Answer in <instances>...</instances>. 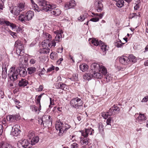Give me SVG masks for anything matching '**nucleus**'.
Listing matches in <instances>:
<instances>
[{
  "label": "nucleus",
  "mask_w": 148,
  "mask_h": 148,
  "mask_svg": "<svg viewBox=\"0 0 148 148\" xmlns=\"http://www.w3.org/2000/svg\"><path fill=\"white\" fill-rule=\"evenodd\" d=\"M92 77L95 78L101 79L103 77L102 74L98 71H92Z\"/></svg>",
  "instance_id": "aec40b11"
},
{
  "label": "nucleus",
  "mask_w": 148,
  "mask_h": 148,
  "mask_svg": "<svg viewBox=\"0 0 148 148\" xmlns=\"http://www.w3.org/2000/svg\"><path fill=\"white\" fill-rule=\"evenodd\" d=\"M48 2V1L45 0H39L38 3L39 6L43 7L42 10L45 11L43 9L45 7H47Z\"/></svg>",
  "instance_id": "6ab92c4d"
},
{
  "label": "nucleus",
  "mask_w": 148,
  "mask_h": 148,
  "mask_svg": "<svg viewBox=\"0 0 148 148\" xmlns=\"http://www.w3.org/2000/svg\"><path fill=\"white\" fill-rule=\"evenodd\" d=\"M27 71L28 73L31 75L34 73L36 71V69L35 67H30L27 68Z\"/></svg>",
  "instance_id": "c9c22d12"
},
{
  "label": "nucleus",
  "mask_w": 148,
  "mask_h": 148,
  "mask_svg": "<svg viewBox=\"0 0 148 148\" xmlns=\"http://www.w3.org/2000/svg\"><path fill=\"white\" fill-rule=\"evenodd\" d=\"M29 84L28 81L25 79H22L19 80L18 83V85L21 87H24Z\"/></svg>",
  "instance_id": "dca6fc26"
},
{
  "label": "nucleus",
  "mask_w": 148,
  "mask_h": 148,
  "mask_svg": "<svg viewBox=\"0 0 148 148\" xmlns=\"http://www.w3.org/2000/svg\"><path fill=\"white\" fill-rule=\"evenodd\" d=\"M99 18L98 17H95L91 19L90 20V21L94 22H96L99 21Z\"/></svg>",
  "instance_id": "4d7b16f0"
},
{
  "label": "nucleus",
  "mask_w": 148,
  "mask_h": 148,
  "mask_svg": "<svg viewBox=\"0 0 148 148\" xmlns=\"http://www.w3.org/2000/svg\"><path fill=\"white\" fill-rule=\"evenodd\" d=\"M129 60V64H131L130 63H135L137 61V59L136 57L132 54H130L128 57Z\"/></svg>",
  "instance_id": "bb28decb"
},
{
  "label": "nucleus",
  "mask_w": 148,
  "mask_h": 148,
  "mask_svg": "<svg viewBox=\"0 0 148 148\" xmlns=\"http://www.w3.org/2000/svg\"><path fill=\"white\" fill-rule=\"evenodd\" d=\"M83 78L84 79L90 80L93 77L92 72L90 73H86L83 75Z\"/></svg>",
  "instance_id": "2f4dec72"
},
{
  "label": "nucleus",
  "mask_w": 148,
  "mask_h": 148,
  "mask_svg": "<svg viewBox=\"0 0 148 148\" xmlns=\"http://www.w3.org/2000/svg\"><path fill=\"white\" fill-rule=\"evenodd\" d=\"M50 51L49 49L47 47H43V48L41 49L40 50V53H46L47 54L49 53Z\"/></svg>",
  "instance_id": "72a5a7b5"
},
{
  "label": "nucleus",
  "mask_w": 148,
  "mask_h": 148,
  "mask_svg": "<svg viewBox=\"0 0 148 148\" xmlns=\"http://www.w3.org/2000/svg\"><path fill=\"white\" fill-rule=\"evenodd\" d=\"M20 132V130L17 127H13L12 128V131L11 132V134L12 135L17 136L19 134Z\"/></svg>",
  "instance_id": "4be33fe9"
},
{
  "label": "nucleus",
  "mask_w": 148,
  "mask_h": 148,
  "mask_svg": "<svg viewBox=\"0 0 148 148\" xmlns=\"http://www.w3.org/2000/svg\"><path fill=\"white\" fill-rule=\"evenodd\" d=\"M106 81L107 82H109L112 80V77L110 74H108L105 77Z\"/></svg>",
  "instance_id": "3c124183"
},
{
  "label": "nucleus",
  "mask_w": 148,
  "mask_h": 148,
  "mask_svg": "<svg viewBox=\"0 0 148 148\" xmlns=\"http://www.w3.org/2000/svg\"><path fill=\"white\" fill-rule=\"evenodd\" d=\"M83 137H88V135H93L94 133V131L91 128L85 129V130L80 131Z\"/></svg>",
  "instance_id": "6e6552de"
},
{
  "label": "nucleus",
  "mask_w": 148,
  "mask_h": 148,
  "mask_svg": "<svg viewBox=\"0 0 148 148\" xmlns=\"http://www.w3.org/2000/svg\"><path fill=\"white\" fill-rule=\"evenodd\" d=\"M32 9L36 12H39L40 11L38 6L34 2L33 0H30Z\"/></svg>",
  "instance_id": "c85d7f7f"
},
{
  "label": "nucleus",
  "mask_w": 148,
  "mask_h": 148,
  "mask_svg": "<svg viewBox=\"0 0 148 148\" xmlns=\"http://www.w3.org/2000/svg\"><path fill=\"white\" fill-rule=\"evenodd\" d=\"M50 105L49 106V108L52 107L51 106L54 104V99L52 98H50Z\"/></svg>",
  "instance_id": "864d4df0"
},
{
  "label": "nucleus",
  "mask_w": 148,
  "mask_h": 148,
  "mask_svg": "<svg viewBox=\"0 0 148 148\" xmlns=\"http://www.w3.org/2000/svg\"><path fill=\"white\" fill-rule=\"evenodd\" d=\"M34 135V132L32 131H29V132L28 136L29 138H31L33 137Z\"/></svg>",
  "instance_id": "5fc2aeb1"
},
{
  "label": "nucleus",
  "mask_w": 148,
  "mask_h": 148,
  "mask_svg": "<svg viewBox=\"0 0 148 148\" xmlns=\"http://www.w3.org/2000/svg\"><path fill=\"white\" fill-rule=\"evenodd\" d=\"M43 94H40L39 96H38L36 100V103H40V101L41 99Z\"/></svg>",
  "instance_id": "603ef678"
},
{
  "label": "nucleus",
  "mask_w": 148,
  "mask_h": 148,
  "mask_svg": "<svg viewBox=\"0 0 148 148\" xmlns=\"http://www.w3.org/2000/svg\"><path fill=\"white\" fill-rule=\"evenodd\" d=\"M39 138L38 136H36L32 139L31 140V144L32 145H34L39 141Z\"/></svg>",
  "instance_id": "7c9ffc66"
},
{
  "label": "nucleus",
  "mask_w": 148,
  "mask_h": 148,
  "mask_svg": "<svg viewBox=\"0 0 148 148\" xmlns=\"http://www.w3.org/2000/svg\"><path fill=\"white\" fill-rule=\"evenodd\" d=\"M38 122L44 127H49L52 125V119L50 116L45 115L38 120Z\"/></svg>",
  "instance_id": "f03ea898"
},
{
  "label": "nucleus",
  "mask_w": 148,
  "mask_h": 148,
  "mask_svg": "<svg viewBox=\"0 0 148 148\" xmlns=\"http://www.w3.org/2000/svg\"><path fill=\"white\" fill-rule=\"evenodd\" d=\"M148 101V95L145 97L141 101L142 102H146Z\"/></svg>",
  "instance_id": "bf43d9fd"
},
{
  "label": "nucleus",
  "mask_w": 148,
  "mask_h": 148,
  "mask_svg": "<svg viewBox=\"0 0 148 148\" xmlns=\"http://www.w3.org/2000/svg\"><path fill=\"white\" fill-rule=\"evenodd\" d=\"M76 5L75 1L72 0L64 4V7L66 10L73 8Z\"/></svg>",
  "instance_id": "f8f14e48"
},
{
  "label": "nucleus",
  "mask_w": 148,
  "mask_h": 148,
  "mask_svg": "<svg viewBox=\"0 0 148 148\" xmlns=\"http://www.w3.org/2000/svg\"><path fill=\"white\" fill-rule=\"evenodd\" d=\"M83 103L82 100L78 97L73 98L70 101V105L71 107L76 109H78L82 106Z\"/></svg>",
  "instance_id": "20e7f679"
},
{
  "label": "nucleus",
  "mask_w": 148,
  "mask_h": 148,
  "mask_svg": "<svg viewBox=\"0 0 148 148\" xmlns=\"http://www.w3.org/2000/svg\"><path fill=\"white\" fill-rule=\"evenodd\" d=\"M98 128L99 133H102L104 130V128L101 123H99L98 124Z\"/></svg>",
  "instance_id": "a19ab883"
},
{
  "label": "nucleus",
  "mask_w": 148,
  "mask_h": 148,
  "mask_svg": "<svg viewBox=\"0 0 148 148\" xmlns=\"http://www.w3.org/2000/svg\"><path fill=\"white\" fill-rule=\"evenodd\" d=\"M55 34H56V36L55 37V40H52L51 42L49 41V47H51L52 46L54 47L56 45V42L55 41L57 42L60 41L62 38V34L63 33V31L61 30H57L54 32Z\"/></svg>",
  "instance_id": "7ed1b4c3"
},
{
  "label": "nucleus",
  "mask_w": 148,
  "mask_h": 148,
  "mask_svg": "<svg viewBox=\"0 0 148 148\" xmlns=\"http://www.w3.org/2000/svg\"><path fill=\"white\" fill-rule=\"evenodd\" d=\"M14 46L16 48V52L18 56H22L24 54V47L20 40H17L15 42Z\"/></svg>",
  "instance_id": "39448f33"
},
{
  "label": "nucleus",
  "mask_w": 148,
  "mask_h": 148,
  "mask_svg": "<svg viewBox=\"0 0 148 148\" xmlns=\"http://www.w3.org/2000/svg\"><path fill=\"white\" fill-rule=\"evenodd\" d=\"M43 9L45 10V11L51 14L52 15H54L55 16L59 15L61 13V10L58 8L49 10V8H47V7H45Z\"/></svg>",
  "instance_id": "0eeeda50"
},
{
  "label": "nucleus",
  "mask_w": 148,
  "mask_h": 148,
  "mask_svg": "<svg viewBox=\"0 0 148 148\" xmlns=\"http://www.w3.org/2000/svg\"><path fill=\"white\" fill-rule=\"evenodd\" d=\"M7 69L5 67V65L3 64L2 65V75L3 76L4 75V77H6L7 75Z\"/></svg>",
  "instance_id": "58836bf2"
},
{
  "label": "nucleus",
  "mask_w": 148,
  "mask_h": 148,
  "mask_svg": "<svg viewBox=\"0 0 148 148\" xmlns=\"http://www.w3.org/2000/svg\"><path fill=\"white\" fill-rule=\"evenodd\" d=\"M102 0H96L95 3V7L98 12H101L103 9V5L102 3Z\"/></svg>",
  "instance_id": "1a4fd4ad"
},
{
  "label": "nucleus",
  "mask_w": 148,
  "mask_h": 148,
  "mask_svg": "<svg viewBox=\"0 0 148 148\" xmlns=\"http://www.w3.org/2000/svg\"><path fill=\"white\" fill-rule=\"evenodd\" d=\"M18 72L21 77H24L27 75V72L25 69L20 67L16 69L15 67H12L9 71L8 77L10 80L14 82L18 78Z\"/></svg>",
  "instance_id": "f257e3e1"
},
{
  "label": "nucleus",
  "mask_w": 148,
  "mask_h": 148,
  "mask_svg": "<svg viewBox=\"0 0 148 148\" xmlns=\"http://www.w3.org/2000/svg\"><path fill=\"white\" fill-rule=\"evenodd\" d=\"M147 119L144 114L140 113L139 116L136 119V122L141 124L143 123Z\"/></svg>",
  "instance_id": "9b49d317"
},
{
  "label": "nucleus",
  "mask_w": 148,
  "mask_h": 148,
  "mask_svg": "<svg viewBox=\"0 0 148 148\" xmlns=\"http://www.w3.org/2000/svg\"><path fill=\"white\" fill-rule=\"evenodd\" d=\"M79 68L82 71L85 72L88 70V66L86 64L83 63L80 65Z\"/></svg>",
  "instance_id": "a878e982"
},
{
  "label": "nucleus",
  "mask_w": 148,
  "mask_h": 148,
  "mask_svg": "<svg viewBox=\"0 0 148 148\" xmlns=\"http://www.w3.org/2000/svg\"><path fill=\"white\" fill-rule=\"evenodd\" d=\"M71 127V126L69 124L66 123L63 126V132L64 131L69 128Z\"/></svg>",
  "instance_id": "09e8293b"
},
{
  "label": "nucleus",
  "mask_w": 148,
  "mask_h": 148,
  "mask_svg": "<svg viewBox=\"0 0 148 148\" xmlns=\"http://www.w3.org/2000/svg\"><path fill=\"white\" fill-rule=\"evenodd\" d=\"M87 137H81L80 138V143L82 145L84 146H86L88 143L89 138Z\"/></svg>",
  "instance_id": "5701e85b"
},
{
  "label": "nucleus",
  "mask_w": 148,
  "mask_h": 148,
  "mask_svg": "<svg viewBox=\"0 0 148 148\" xmlns=\"http://www.w3.org/2000/svg\"><path fill=\"white\" fill-rule=\"evenodd\" d=\"M100 45L101 46V49L103 52H106L108 50L109 48L108 46L101 41H100Z\"/></svg>",
  "instance_id": "b1692460"
},
{
  "label": "nucleus",
  "mask_w": 148,
  "mask_h": 148,
  "mask_svg": "<svg viewBox=\"0 0 148 148\" xmlns=\"http://www.w3.org/2000/svg\"><path fill=\"white\" fill-rule=\"evenodd\" d=\"M75 136L74 135L70 136V138L71 140H72V142H73L75 140Z\"/></svg>",
  "instance_id": "69168bd1"
},
{
  "label": "nucleus",
  "mask_w": 148,
  "mask_h": 148,
  "mask_svg": "<svg viewBox=\"0 0 148 148\" xmlns=\"http://www.w3.org/2000/svg\"><path fill=\"white\" fill-rule=\"evenodd\" d=\"M42 37L45 39L44 40L50 41L51 39V35L49 34L46 32L43 33L42 35Z\"/></svg>",
  "instance_id": "cd10ccee"
},
{
  "label": "nucleus",
  "mask_w": 148,
  "mask_h": 148,
  "mask_svg": "<svg viewBox=\"0 0 148 148\" xmlns=\"http://www.w3.org/2000/svg\"><path fill=\"white\" fill-rule=\"evenodd\" d=\"M112 119V118L108 117V119L106 121V123L107 125H110L111 126V121Z\"/></svg>",
  "instance_id": "13d9d810"
},
{
  "label": "nucleus",
  "mask_w": 148,
  "mask_h": 148,
  "mask_svg": "<svg viewBox=\"0 0 148 148\" xmlns=\"http://www.w3.org/2000/svg\"><path fill=\"white\" fill-rule=\"evenodd\" d=\"M19 143L21 144L22 148H29L30 147L29 146L30 143L27 140H21L19 141Z\"/></svg>",
  "instance_id": "4468645a"
},
{
  "label": "nucleus",
  "mask_w": 148,
  "mask_h": 148,
  "mask_svg": "<svg viewBox=\"0 0 148 148\" xmlns=\"http://www.w3.org/2000/svg\"><path fill=\"white\" fill-rule=\"evenodd\" d=\"M60 85L61 86L60 87V89H61L64 90H66L67 89L68 87L66 84L61 82Z\"/></svg>",
  "instance_id": "a18cd8bd"
},
{
  "label": "nucleus",
  "mask_w": 148,
  "mask_h": 148,
  "mask_svg": "<svg viewBox=\"0 0 148 148\" xmlns=\"http://www.w3.org/2000/svg\"><path fill=\"white\" fill-rule=\"evenodd\" d=\"M43 87L42 85H40L39 88L36 89V90L38 92L41 91L42 90Z\"/></svg>",
  "instance_id": "338daca9"
},
{
  "label": "nucleus",
  "mask_w": 148,
  "mask_h": 148,
  "mask_svg": "<svg viewBox=\"0 0 148 148\" xmlns=\"http://www.w3.org/2000/svg\"><path fill=\"white\" fill-rule=\"evenodd\" d=\"M2 146V148H13L11 145L6 143H3Z\"/></svg>",
  "instance_id": "79ce46f5"
},
{
  "label": "nucleus",
  "mask_w": 148,
  "mask_h": 148,
  "mask_svg": "<svg viewBox=\"0 0 148 148\" xmlns=\"http://www.w3.org/2000/svg\"><path fill=\"white\" fill-rule=\"evenodd\" d=\"M10 27L12 29H17V27L16 25L14 24L11 23V25H10Z\"/></svg>",
  "instance_id": "680f3d73"
},
{
  "label": "nucleus",
  "mask_w": 148,
  "mask_h": 148,
  "mask_svg": "<svg viewBox=\"0 0 148 148\" xmlns=\"http://www.w3.org/2000/svg\"><path fill=\"white\" fill-rule=\"evenodd\" d=\"M36 62V60L34 59H31L30 61V62L31 64H34Z\"/></svg>",
  "instance_id": "e2e57ef3"
},
{
  "label": "nucleus",
  "mask_w": 148,
  "mask_h": 148,
  "mask_svg": "<svg viewBox=\"0 0 148 148\" xmlns=\"http://www.w3.org/2000/svg\"><path fill=\"white\" fill-rule=\"evenodd\" d=\"M61 82H59L56 83L55 85L56 88L58 89H60V87L61 86Z\"/></svg>",
  "instance_id": "0e129e2a"
},
{
  "label": "nucleus",
  "mask_w": 148,
  "mask_h": 148,
  "mask_svg": "<svg viewBox=\"0 0 148 148\" xmlns=\"http://www.w3.org/2000/svg\"><path fill=\"white\" fill-rule=\"evenodd\" d=\"M111 110H109L108 111L106 112H105L102 114V116L105 119H107L108 117L109 116H110L112 115V112H111Z\"/></svg>",
  "instance_id": "473e14b6"
},
{
  "label": "nucleus",
  "mask_w": 148,
  "mask_h": 148,
  "mask_svg": "<svg viewBox=\"0 0 148 148\" xmlns=\"http://www.w3.org/2000/svg\"><path fill=\"white\" fill-rule=\"evenodd\" d=\"M64 124L61 122L58 121L56 123L55 128L57 130H59V132L61 133H63V126Z\"/></svg>",
  "instance_id": "ddd939ff"
},
{
  "label": "nucleus",
  "mask_w": 148,
  "mask_h": 148,
  "mask_svg": "<svg viewBox=\"0 0 148 148\" xmlns=\"http://www.w3.org/2000/svg\"><path fill=\"white\" fill-rule=\"evenodd\" d=\"M124 44V43H122L121 41L119 40L118 41H117L115 43V45L118 48H121Z\"/></svg>",
  "instance_id": "ea45409f"
},
{
  "label": "nucleus",
  "mask_w": 148,
  "mask_h": 148,
  "mask_svg": "<svg viewBox=\"0 0 148 148\" xmlns=\"http://www.w3.org/2000/svg\"><path fill=\"white\" fill-rule=\"evenodd\" d=\"M49 41L47 40H44V41L42 42V45L43 47L47 48L49 47Z\"/></svg>",
  "instance_id": "e433bc0d"
},
{
  "label": "nucleus",
  "mask_w": 148,
  "mask_h": 148,
  "mask_svg": "<svg viewBox=\"0 0 148 148\" xmlns=\"http://www.w3.org/2000/svg\"><path fill=\"white\" fill-rule=\"evenodd\" d=\"M18 19L22 22H25L26 21L25 16L22 14H21L19 16Z\"/></svg>",
  "instance_id": "37998d69"
},
{
  "label": "nucleus",
  "mask_w": 148,
  "mask_h": 148,
  "mask_svg": "<svg viewBox=\"0 0 148 148\" xmlns=\"http://www.w3.org/2000/svg\"><path fill=\"white\" fill-rule=\"evenodd\" d=\"M119 60L120 63L124 65L129 64V61L128 57L122 56L119 58Z\"/></svg>",
  "instance_id": "9d476101"
},
{
  "label": "nucleus",
  "mask_w": 148,
  "mask_h": 148,
  "mask_svg": "<svg viewBox=\"0 0 148 148\" xmlns=\"http://www.w3.org/2000/svg\"><path fill=\"white\" fill-rule=\"evenodd\" d=\"M124 4V2L123 0H119L116 2V5L119 8H121Z\"/></svg>",
  "instance_id": "f704fd0d"
},
{
  "label": "nucleus",
  "mask_w": 148,
  "mask_h": 148,
  "mask_svg": "<svg viewBox=\"0 0 148 148\" xmlns=\"http://www.w3.org/2000/svg\"><path fill=\"white\" fill-rule=\"evenodd\" d=\"M90 43L91 44L94 46H97L100 45V40L99 41L97 40L95 38L90 39Z\"/></svg>",
  "instance_id": "393cba45"
},
{
  "label": "nucleus",
  "mask_w": 148,
  "mask_h": 148,
  "mask_svg": "<svg viewBox=\"0 0 148 148\" xmlns=\"http://www.w3.org/2000/svg\"><path fill=\"white\" fill-rule=\"evenodd\" d=\"M98 71L101 73L102 75H105L107 73V70L105 67L101 64L99 68Z\"/></svg>",
  "instance_id": "412c9836"
},
{
  "label": "nucleus",
  "mask_w": 148,
  "mask_h": 148,
  "mask_svg": "<svg viewBox=\"0 0 148 148\" xmlns=\"http://www.w3.org/2000/svg\"><path fill=\"white\" fill-rule=\"evenodd\" d=\"M71 148H79V145L76 143H74L71 145Z\"/></svg>",
  "instance_id": "8fccbe9b"
},
{
  "label": "nucleus",
  "mask_w": 148,
  "mask_h": 148,
  "mask_svg": "<svg viewBox=\"0 0 148 148\" xmlns=\"http://www.w3.org/2000/svg\"><path fill=\"white\" fill-rule=\"evenodd\" d=\"M57 55V53L55 52H52L50 55V57L51 59L54 60L56 59Z\"/></svg>",
  "instance_id": "c03bdc74"
},
{
  "label": "nucleus",
  "mask_w": 148,
  "mask_h": 148,
  "mask_svg": "<svg viewBox=\"0 0 148 148\" xmlns=\"http://www.w3.org/2000/svg\"><path fill=\"white\" fill-rule=\"evenodd\" d=\"M13 101L16 105H18L19 103H20L19 101L17 100L16 99H13Z\"/></svg>",
  "instance_id": "774afa93"
},
{
  "label": "nucleus",
  "mask_w": 148,
  "mask_h": 148,
  "mask_svg": "<svg viewBox=\"0 0 148 148\" xmlns=\"http://www.w3.org/2000/svg\"><path fill=\"white\" fill-rule=\"evenodd\" d=\"M101 64H98L96 63H94L91 65V67L92 70H94L95 71H98Z\"/></svg>",
  "instance_id": "c756f323"
},
{
  "label": "nucleus",
  "mask_w": 148,
  "mask_h": 148,
  "mask_svg": "<svg viewBox=\"0 0 148 148\" xmlns=\"http://www.w3.org/2000/svg\"><path fill=\"white\" fill-rule=\"evenodd\" d=\"M30 109L33 111L36 112L38 111L37 107L35 105H32L30 106Z\"/></svg>",
  "instance_id": "de8ad7c7"
},
{
  "label": "nucleus",
  "mask_w": 148,
  "mask_h": 148,
  "mask_svg": "<svg viewBox=\"0 0 148 148\" xmlns=\"http://www.w3.org/2000/svg\"><path fill=\"white\" fill-rule=\"evenodd\" d=\"M55 66H52L51 67H49L47 70V72H50L54 70Z\"/></svg>",
  "instance_id": "052dcab7"
},
{
  "label": "nucleus",
  "mask_w": 148,
  "mask_h": 148,
  "mask_svg": "<svg viewBox=\"0 0 148 148\" xmlns=\"http://www.w3.org/2000/svg\"><path fill=\"white\" fill-rule=\"evenodd\" d=\"M34 15V12L32 11H27L25 15L26 21H29L31 20Z\"/></svg>",
  "instance_id": "2eb2a0df"
},
{
  "label": "nucleus",
  "mask_w": 148,
  "mask_h": 148,
  "mask_svg": "<svg viewBox=\"0 0 148 148\" xmlns=\"http://www.w3.org/2000/svg\"><path fill=\"white\" fill-rule=\"evenodd\" d=\"M70 79L72 81H77L78 80L77 75L76 74H73L72 77L70 78Z\"/></svg>",
  "instance_id": "49530a36"
},
{
  "label": "nucleus",
  "mask_w": 148,
  "mask_h": 148,
  "mask_svg": "<svg viewBox=\"0 0 148 148\" xmlns=\"http://www.w3.org/2000/svg\"><path fill=\"white\" fill-rule=\"evenodd\" d=\"M109 110H111L112 114L119 113L120 111V108L119 107L114 105Z\"/></svg>",
  "instance_id": "f3484780"
},
{
  "label": "nucleus",
  "mask_w": 148,
  "mask_h": 148,
  "mask_svg": "<svg viewBox=\"0 0 148 148\" xmlns=\"http://www.w3.org/2000/svg\"><path fill=\"white\" fill-rule=\"evenodd\" d=\"M85 19V17L83 15H81L78 18V20L81 22L83 21Z\"/></svg>",
  "instance_id": "6e6d98bb"
},
{
  "label": "nucleus",
  "mask_w": 148,
  "mask_h": 148,
  "mask_svg": "<svg viewBox=\"0 0 148 148\" xmlns=\"http://www.w3.org/2000/svg\"><path fill=\"white\" fill-rule=\"evenodd\" d=\"M24 9L23 4L20 3L18 6L14 7L12 9L11 11V12L16 16H18L20 14V12Z\"/></svg>",
  "instance_id": "423d86ee"
},
{
  "label": "nucleus",
  "mask_w": 148,
  "mask_h": 148,
  "mask_svg": "<svg viewBox=\"0 0 148 148\" xmlns=\"http://www.w3.org/2000/svg\"><path fill=\"white\" fill-rule=\"evenodd\" d=\"M18 118V116L17 115H9L7 117V120L8 121L11 122H14Z\"/></svg>",
  "instance_id": "a211bd4d"
},
{
  "label": "nucleus",
  "mask_w": 148,
  "mask_h": 148,
  "mask_svg": "<svg viewBox=\"0 0 148 148\" xmlns=\"http://www.w3.org/2000/svg\"><path fill=\"white\" fill-rule=\"evenodd\" d=\"M56 5L55 4H52L51 3L48 2L47 3V8H48L49 10L54 9V8L56 7Z\"/></svg>",
  "instance_id": "4c0bfd02"
}]
</instances>
